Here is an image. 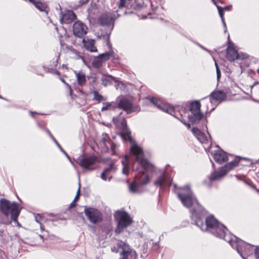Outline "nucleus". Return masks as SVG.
I'll list each match as a JSON object with an SVG mask.
<instances>
[{
    "label": "nucleus",
    "instance_id": "f257e3e1",
    "mask_svg": "<svg viewBox=\"0 0 259 259\" xmlns=\"http://www.w3.org/2000/svg\"><path fill=\"white\" fill-rule=\"evenodd\" d=\"M205 214V211L203 208L202 213L201 211L197 212L196 210H192V219L197 226L202 231L209 229L210 231L216 237L223 238L225 241L231 243L233 240L231 234H227L228 230L223 224H220L212 215L207 217L204 224L202 221V217Z\"/></svg>",
    "mask_w": 259,
    "mask_h": 259
},
{
    "label": "nucleus",
    "instance_id": "f03ea898",
    "mask_svg": "<svg viewBox=\"0 0 259 259\" xmlns=\"http://www.w3.org/2000/svg\"><path fill=\"white\" fill-rule=\"evenodd\" d=\"M125 140H128L132 145L130 148L131 152L135 157L136 160L138 162L146 171H153L154 166L144 158V152L141 147L138 146L133 140L131 135V132L126 131L122 135Z\"/></svg>",
    "mask_w": 259,
    "mask_h": 259
},
{
    "label": "nucleus",
    "instance_id": "7ed1b4c3",
    "mask_svg": "<svg viewBox=\"0 0 259 259\" xmlns=\"http://www.w3.org/2000/svg\"><path fill=\"white\" fill-rule=\"evenodd\" d=\"M200 103L198 101H195L189 105V111L187 113L185 109L182 108L180 114L182 119H180L182 123L186 125L188 128L190 127V125L187 123L183 119V117H187L189 120L192 123L198 122L203 117V114L200 112Z\"/></svg>",
    "mask_w": 259,
    "mask_h": 259
},
{
    "label": "nucleus",
    "instance_id": "20e7f679",
    "mask_svg": "<svg viewBox=\"0 0 259 259\" xmlns=\"http://www.w3.org/2000/svg\"><path fill=\"white\" fill-rule=\"evenodd\" d=\"M182 192H177V195L184 206L190 207L192 205H194L197 207V209H191V213L192 210H196L197 212L201 211L202 213L203 207L194 197L190 188L189 186H186L182 188Z\"/></svg>",
    "mask_w": 259,
    "mask_h": 259
},
{
    "label": "nucleus",
    "instance_id": "39448f33",
    "mask_svg": "<svg viewBox=\"0 0 259 259\" xmlns=\"http://www.w3.org/2000/svg\"><path fill=\"white\" fill-rule=\"evenodd\" d=\"M0 210L7 217L11 213V219L18 224L17 218L19 215L20 209L19 205L16 202L11 203L9 201L5 199H1L0 200Z\"/></svg>",
    "mask_w": 259,
    "mask_h": 259
},
{
    "label": "nucleus",
    "instance_id": "423d86ee",
    "mask_svg": "<svg viewBox=\"0 0 259 259\" xmlns=\"http://www.w3.org/2000/svg\"><path fill=\"white\" fill-rule=\"evenodd\" d=\"M233 238L231 243H230L232 247L236 248L237 252L240 254L243 259H246L245 256L252 254L253 251L254 246L247 243L242 240L237 238L235 236L231 234ZM231 238H230L231 239Z\"/></svg>",
    "mask_w": 259,
    "mask_h": 259
},
{
    "label": "nucleus",
    "instance_id": "0eeeda50",
    "mask_svg": "<svg viewBox=\"0 0 259 259\" xmlns=\"http://www.w3.org/2000/svg\"><path fill=\"white\" fill-rule=\"evenodd\" d=\"M115 218L117 222V226L115 230L116 233H120L122 230L129 226L132 222L130 215L125 211H117Z\"/></svg>",
    "mask_w": 259,
    "mask_h": 259
},
{
    "label": "nucleus",
    "instance_id": "6e6552de",
    "mask_svg": "<svg viewBox=\"0 0 259 259\" xmlns=\"http://www.w3.org/2000/svg\"><path fill=\"white\" fill-rule=\"evenodd\" d=\"M136 179L137 183L134 181L129 185V190L132 193L140 192V187L147 184L150 180L148 175L144 172L137 175Z\"/></svg>",
    "mask_w": 259,
    "mask_h": 259
},
{
    "label": "nucleus",
    "instance_id": "1a4fd4ad",
    "mask_svg": "<svg viewBox=\"0 0 259 259\" xmlns=\"http://www.w3.org/2000/svg\"><path fill=\"white\" fill-rule=\"evenodd\" d=\"M117 245L121 248L122 251L120 252L119 259H136L137 254L135 250L131 248L130 246L122 241H117Z\"/></svg>",
    "mask_w": 259,
    "mask_h": 259
},
{
    "label": "nucleus",
    "instance_id": "9d476101",
    "mask_svg": "<svg viewBox=\"0 0 259 259\" xmlns=\"http://www.w3.org/2000/svg\"><path fill=\"white\" fill-rule=\"evenodd\" d=\"M84 212L91 223L96 224L102 220V215L100 211L96 208L85 207Z\"/></svg>",
    "mask_w": 259,
    "mask_h": 259
},
{
    "label": "nucleus",
    "instance_id": "9b49d317",
    "mask_svg": "<svg viewBox=\"0 0 259 259\" xmlns=\"http://www.w3.org/2000/svg\"><path fill=\"white\" fill-rule=\"evenodd\" d=\"M87 26L79 21L75 22L73 24V32L76 36L82 37L87 33Z\"/></svg>",
    "mask_w": 259,
    "mask_h": 259
},
{
    "label": "nucleus",
    "instance_id": "f8f14e48",
    "mask_svg": "<svg viewBox=\"0 0 259 259\" xmlns=\"http://www.w3.org/2000/svg\"><path fill=\"white\" fill-rule=\"evenodd\" d=\"M149 100L154 105L163 111L168 113L171 115L173 112H174V108L168 104L162 103L160 100L154 97L149 98Z\"/></svg>",
    "mask_w": 259,
    "mask_h": 259
},
{
    "label": "nucleus",
    "instance_id": "ddd939ff",
    "mask_svg": "<svg viewBox=\"0 0 259 259\" xmlns=\"http://www.w3.org/2000/svg\"><path fill=\"white\" fill-rule=\"evenodd\" d=\"M226 58L229 61H234L236 59H243L244 57H241L240 54L234 48L233 44L229 42L227 49Z\"/></svg>",
    "mask_w": 259,
    "mask_h": 259
},
{
    "label": "nucleus",
    "instance_id": "4468645a",
    "mask_svg": "<svg viewBox=\"0 0 259 259\" xmlns=\"http://www.w3.org/2000/svg\"><path fill=\"white\" fill-rule=\"evenodd\" d=\"M115 19V14L109 13L102 15L99 18L98 21L101 25L109 26L113 25Z\"/></svg>",
    "mask_w": 259,
    "mask_h": 259
},
{
    "label": "nucleus",
    "instance_id": "2eb2a0df",
    "mask_svg": "<svg viewBox=\"0 0 259 259\" xmlns=\"http://www.w3.org/2000/svg\"><path fill=\"white\" fill-rule=\"evenodd\" d=\"M209 103H212V100L221 102L224 101L227 97L226 94L222 91H214L212 92L210 96Z\"/></svg>",
    "mask_w": 259,
    "mask_h": 259
},
{
    "label": "nucleus",
    "instance_id": "dca6fc26",
    "mask_svg": "<svg viewBox=\"0 0 259 259\" xmlns=\"http://www.w3.org/2000/svg\"><path fill=\"white\" fill-rule=\"evenodd\" d=\"M117 107L125 111L127 113H131L132 111V104L131 102L125 98L120 100Z\"/></svg>",
    "mask_w": 259,
    "mask_h": 259
},
{
    "label": "nucleus",
    "instance_id": "f3484780",
    "mask_svg": "<svg viewBox=\"0 0 259 259\" xmlns=\"http://www.w3.org/2000/svg\"><path fill=\"white\" fill-rule=\"evenodd\" d=\"M96 161L95 157L91 156L82 158L79 162L80 165L85 169H90Z\"/></svg>",
    "mask_w": 259,
    "mask_h": 259
},
{
    "label": "nucleus",
    "instance_id": "a211bd4d",
    "mask_svg": "<svg viewBox=\"0 0 259 259\" xmlns=\"http://www.w3.org/2000/svg\"><path fill=\"white\" fill-rule=\"evenodd\" d=\"M192 132L195 136L201 143H206L208 142L210 136H207L197 128H193Z\"/></svg>",
    "mask_w": 259,
    "mask_h": 259
},
{
    "label": "nucleus",
    "instance_id": "6ab92c4d",
    "mask_svg": "<svg viewBox=\"0 0 259 259\" xmlns=\"http://www.w3.org/2000/svg\"><path fill=\"white\" fill-rule=\"evenodd\" d=\"M116 169V167L114 165L112 162H111L109 167L105 169L102 173L101 175V178L105 181L107 180L110 181L112 178L111 172L115 171Z\"/></svg>",
    "mask_w": 259,
    "mask_h": 259
},
{
    "label": "nucleus",
    "instance_id": "aec40b11",
    "mask_svg": "<svg viewBox=\"0 0 259 259\" xmlns=\"http://www.w3.org/2000/svg\"><path fill=\"white\" fill-rule=\"evenodd\" d=\"M75 19L76 15L75 13L71 11H68L64 14L62 15L60 21L61 23L69 24Z\"/></svg>",
    "mask_w": 259,
    "mask_h": 259
},
{
    "label": "nucleus",
    "instance_id": "412c9836",
    "mask_svg": "<svg viewBox=\"0 0 259 259\" xmlns=\"http://www.w3.org/2000/svg\"><path fill=\"white\" fill-rule=\"evenodd\" d=\"M213 158L217 162L220 164L228 160V156L226 153L222 150L215 151L213 154Z\"/></svg>",
    "mask_w": 259,
    "mask_h": 259
},
{
    "label": "nucleus",
    "instance_id": "4be33fe9",
    "mask_svg": "<svg viewBox=\"0 0 259 259\" xmlns=\"http://www.w3.org/2000/svg\"><path fill=\"white\" fill-rule=\"evenodd\" d=\"M82 41L85 49L91 52H96L97 51V48L95 46V40L93 39H88L85 40L83 38Z\"/></svg>",
    "mask_w": 259,
    "mask_h": 259
},
{
    "label": "nucleus",
    "instance_id": "5701e85b",
    "mask_svg": "<svg viewBox=\"0 0 259 259\" xmlns=\"http://www.w3.org/2000/svg\"><path fill=\"white\" fill-rule=\"evenodd\" d=\"M228 172V170L222 167L219 171L212 172L209 177L210 181L217 180L224 176Z\"/></svg>",
    "mask_w": 259,
    "mask_h": 259
},
{
    "label": "nucleus",
    "instance_id": "b1692460",
    "mask_svg": "<svg viewBox=\"0 0 259 259\" xmlns=\"http://www.w3.org/2000/svg\"><path fill=\"white\" fill-rule=\"evenodd\" d=\"M78 84L80 86L84 85L86 83L85 75L82 71H74Z\"/></svg>",
    "mask_w": 259,
    "mask_h": 259
},
{
    "label": "nucleus",
    "instance_id": "393cba45",
    "mask_svg": "<svg viewBox=\"0 0 259 259\" xmlns=\"http://www.w3.org/2000/svg\"><path fill=\"white\" fill-rule=\"evenodd\" d=\"M154 185L157 187H161L163 185H169L170 184L167 181L165 175L162 174L154 182Z\"/></svg>",
    "mask_w": 259,
    "mask_h": 259
},
{
    "label": "nucleus",
    "instance_id": "a878e982",
    "mask_svg": "<svg viewBox=\"0 0 259 259\" xmlns=\"http://www.w3.org/2000/svg\"><path fill=\"white\" fill-rule=\"evenodd\" d=\"M100 146L106 148L107 149L108 148V145H110L111 146V143L110 140L108 136V135L106 134H103L102 135V138L101 139L100 142Z\"/></svg>",
    "mask_w": 259,
    "mask_h": 259
},
{
    "label": "nucleus",
    "instance_id": "bb28decb",
    "mask_svg": "<svg viewBox=\"0 0 259 259\" xmlns=\"http://www.w3.org/2000/svg\"><path fill=\"white\" fill-rule=\"evenodd\" d=\"M30 2L32 3L35 7L40 11H45L47 8V5L45 3H42L40 1L29 0Z\"/></svg>",
    "mask_w": 259,
    "mask_h": 259
},
{
    "label": "nucleus",
    "instance_id": "cd10ccee",
    "mask_svg": "<svg viewBox=\"0 0 259 259\" xmlns=\"http://www.w3.org/2000/svg\"><path fill=\"white\" fill-rule=\"evenodd\" d=\"M115 79V77L111 75H103L102 78V83L104 86H107L112 83V81Z\"/></svg>",
    "mask_w": 259,
    "mask_h": 259
},
{
    "label": "nucleus",
    "instance_id": "c85d7f7f",
    "mask_svg": "<svg viewBox=\"0 0 259 259\" xmlns=\"http://www.w3.org/2000/svg\"><path fill=\"white\" fill-rule=\"evenodd\" d=\"M117 108V104L114 102H107L105 103L102 107L101 110L106 111L109 110H115Z\"/></svg>",
    "mask_w": 259,
    "mask_h": 259
},
{
    "label": "nucleus",
    "instance_id": "c756f323",
    "mask_svg": "<svg viewBox=\"0 0 259 259\" xmlns=\"http://www.w3.org/2000/svg\"><path fill=\"white\" fill-rule=\"evenodd\" d=\"M123 168L122 172L123 174H127L129 170L128 158L127 156H125L124 159L122 161Z\"/></svg>",
    "mask_w": 259,
    "mask_h": 259
},
{
    "label": "nucleus",
    "instance_id": "7c9ffc66",
    "mask_svg": "<svg viewBox=\"0 0 259 259\" xmlns=\"http://www.w3.org/2000/svg\"><path fill=\"white\" fill-rule=\"evenodd\" d=\"M239 163V160L237 159H235L228 164H226L224 168H225V169L228 170V171L233 168V167L236 166Z\"/></svg>",
    "mask_w": 259,
    "mask_h": 259
},
{
    "label": "nucleus",
    "instance_id": "2f4dec72",
    "mask_svg": "<svg viewBox=\"0 0 259 259\" xmlns=\"http://www.w3.org/2000/svg\"><path fill=\"white\" fill-rule=\"evenodd\" d=\"M112 55L113 52L112 51H110L109 52L101 54L99 55L98 56L102 60V61L103 62L109 59V58L111 57Z\"/></svg>",
    "mask_w": 259,
    "mask_h": 259
},
{
    "label": "nucleus",
    "instance_id": "473e14b6",
    "mask_svg": "<svg viewBox=\"0 0 259 259\" xmlns=\"http://www.w3.org/2000/svg\"><path fill=\"white\" fill-rule=\"evenodd\" d=\"M217 8L218 9V10L220 16L221 18L222 21V22L223 23V25H224V28H225V32H226V31H227V26H226V23L225 22V20H224V18L223 9L222 7H220L219 6H217Z\"/></svg>",
    "mask_w": 259,
    "mask_h": 259
},
{
    "label": "nucleus",
    "instance_id": "72a5a7b5",
    "mask_svg": "<svg viewBox=\"0 0 259 259\" xmlns=\"http://www.w3.org/2000/svg\"><path fill=\"white\" fill-rule=\"evenodd\" d=\"M71 53L73 55V57L77 60L81 59L83 62L84 61V58L83 56L81 55V53L78 52L77 51L72 49L71 50Z\"/></svg>",
    "mask_w": 259,
    "mask_h": 259
},
{
    "label": "nucleus",
    "instance_id": "f704fd0d",
    "mask_svg": "<svg viewBox=\"0 0 259 259\" xmlns=\"http://www.w3.org/2000/svg\"><path fill=\"white\" fill-rule=\"evenodd\" d=\"M102 60L99 57H97L93 61V66L95 68H99L102 65Z\"/></svg>",
    "mask_w": 259,
    "mask_h": 259
},
{
    "label": "nucleus",
    "instance_id": "c9c22d12",
    "mask_svg": "<svg viewBox=\"0 0 259 259\" xmlns=\"http://www.w3.org/2000/svg\"><path fill=\"white\" fill-rule=\"evenodd\" d=\"M130 3V0H120L118 8L121 9L124 7H128Z\"/></svg>",
    "mask_w": 259,
    "mask_h": 259
},
{
    "label": "nucleus",
    "instance_id": "e433bc0d",
    "mask_svg": "<svg viewBox=\"0 0 259 259\" xmlns=\"http://www.w3.org/2000/svg\"><path fill=\"white\" fill-rule=\"evenodd\" d=\"M93 93L94 94V100L98 101L99 102L101 101L103 99V97L102 95L99 94L97 91H93Z\"/></svg>",
    "mask_w": 259,
    "mask_h": 259
},
{
    "label": "nucleus",
    "instance_id": "4c0bfd02",
    "mask_svg": "<svg viewBox=\"0 0 259 259\" xmlns=\"http://www.w3.org/2000/svg\"><path fill=\"white\" fill-rule=\"evenodd\" d=\"M215 66L216 71H217V78H218V79H219L221 77V73L220 70L219 68V66L215 61Z\"/></svg>",
    "mask_w": 259,
    "mask_h": 259
},
{
    "label": "nucleus",
    "instance_id": "58836bf2",
    "mask_svg": "<svg viewBox=\"0 0 259 259\" xmlns=\"http://www.w3.org/2000/svg\"><path fill=\"white\" fill-rule=\"evenodd\" d=\"M60 150L65 154V155L67 157V158L70 161H71V158L70 157H69V156L68 155V154L63 150V149L61 147V146L60 145V147H58ZM72 163V162H71Z\"/></svg>",
    "mask_w": 259,
    "mask_h": 259
},
{
    "label": "nucleus",
    "instance_id": "ea45409f",
    "mask_svg": "<svg viewBox=\"0 0 259 259\" xmlns=\"http://www.w3.org/2000/svg\"><path fill=\"white\" fill-rule=\"evenodd\" d=\"M124 88V84L122 82L119 81L117 83V88H119L122 90Z\"/></svg>",
    "mask_w": 259,
    "mask_h": 259
},
{
    "label": "nucleus",
    "instance_id": "a19ab883",
    "mask_svg": "<svg viewBox=\"0 0 259 259\" xmlns=\"http://www.w3.org/2000/svg\"><path fill=\"white\" fill-rule=\"evenodd\" d=\"M119 249H121V248H119V247H118V246H117V245H116V246H113V247H112L111 248V251H112V252H116V253H117V252H118V251H119Z\"/></svg>",
    "mask_w": 259,
    "mask_h": 259
},
{
    "label": "nucleus",
    "instance_id": "79ce46f5",
    "mask_svg": "<svg viewBox=\"0 0 259 259\" xmlns=\"http://www.w3.org/2000/svg\"><path fill=\"white\" fill-rule=\"evenodd\" d=\"M254 253L256 258L259 259V247H256Z\"/></svg>",
    "mask_w": 259,
    "mask_h": 259
},
{
    "label": "nucleus",
    "instance_id": "37998d69",
    "mask_svg": "<svg viewBox=\"0 0 259 259\" xmlns=\"http://www.w3.org/2000/svg\"><path fill=\"white\" fill-rule=\"evenodd\" d=\"M61 80H62V81L63 82H64V83L66 85V86L69 88V90H70V93L71 94V92H72V89H71V88L70 86L69 85V84H68L67 83H66V82H65L64 80V79H61Z\"/></svg>",
    "mask_w": 259,
    "mask_h": 259
},
{
    "label": "nucleus",
    "instance_id": "c03bdc74",
    "mask_svg": "<svg viewBox=\"0 0 259 259\" xmlns=\"http://www.w3.org/2000/svg\"><path fill=\"white\" fill-rule=\"evenodd\" d=\"M231 8H232V6L230 5V6H226L224 8H223V11L224 10L230 11L231 10Z\"/></svg>",
    "mask_w": 259,
    "mask_h": 259
},
{
    "label": "nucleus",
    "instance_id": "a18cd8bd",
    "mask_svg": "<svg viewBox=\"0 0 259 259\" xmlns=\"http://www.w3.org/2000/svg\"><path fill=\"white\" fill-rule=\"evenodd\" d=\"M88 2V0H80L79 3L81 5L86 4Z\"/></svg>",
    "mask_w": 259,
    "mask_h": 259
},
{
    "label": "nucleus",
    "instance_id": "49530a36",
    "mask_svg": "<svg viewBox=\"0 0 259 259\" xmlns=\"http://www.w3.org/2000/svg\"><path fill=\"white\" fill-rule=\"evenodd\" d=\"M75 205H76V202H75L73 200V201L70 204V207H71V208L75 206Z\"/></svg>",
    "mask_w": 259,
    "mask_h": 259
},
{
    "label": "nucleus",
    "instance_id": "de8ad7c7",
    "mask_svg": "<svg viewBox=\"0 0 259 259\" xmlns=\"http://www.w3.org/2000/svg\"><path fill=\"white\" fill-rule=\"evenodd\" d=\"M80 186H79V188L76 192V196H78V197H79V195H80Z\"/></svg>",
    "mask_w": 259,
    "mask_h": 259
},
{
    "label": "nucleus",
    "instance_id": "09e8293b",
    "mask_svg": "<svg viewBox=\"0 0 259 259\" xmlns=\"http://www.w3.org/2000/svg\"><path fill=\"white\" fill-rule=\"evenodd\" d=\"M53 141L55 142V143L56 144V145L58 147H60V144L58 143V142L57 141V140L55 139V140H53Z\"/></svg>",
    "mask_w": 259,
    "mask_h": 259
},
{
    "label": "nucleus",
    "instance_id": "8fccbe9b",
    "mask_svg": "<svg viewBox=\"0 0 259 259\" xmlns=\"http://www.w3.org/2000/svg\"><path fill=\"white\" fill-rule=\"evenodd\" d=\"M79 199V197L78 196H75V198H74V200L73 201H75V202H76L78 199Z\"/></svg>",
    "mask_w": 259,
    "mask_h": 259
},
{
    "label": "nucleus",
    "instance_id": "3c124183",
    "mask_svg": "<svg viewBox=\"0 0 259 259\" xmlns=\"http://www.w3.org/2000/svg\"><path fill=\"white\" fill-rule=\"evenodd\" d=\"M200 47L201 48H202V49H203L204 50L210 53V51L209 50H208L207 49H205V48H204L203 47H202V46H200Z\"/></svg>",
    "mask_w": 259,
    "mask_h": 259
},
{
    "label": "nucleus",
    "instance_id": "603ef678",
    "mask_svg": "<svg viewBox=\"0 0 259 259\" xmlns=\"http://www.w3.org/2000/svg\"><path fill=\"white\" fill-rule=\"evenodd\" d=\"M47 133H49V136H50L51 138L52 136H53L52 135V134L51 133V132H50V131L47 130Z\"/></svg>",
    "mask_w": 259,
    "mask_h": 259
},
{
    "label": "nucleus",
    "instance_id": "864d4df0",
    "mask_svg": "<svg viewBox=\"0 0 259 259\" xmlns=\"http://www.w3.org/2000/svg\"><path fill=\"white\" fill-rule=\"evenodd\" d=\"M47 133H49V136H50L51 138L52 136H53L52 135V134L51 133V132H50V131L47 130Z\"/></svg>",
    "mask_w": 259,
    "mask_h": 259
},
{
    "label": "nucleus",
    "instance_id": "5fc2aeb1",
    "mask_svg": "<svg viewBox=\"0 0 259 259\" xmlns=\"http://www.w3.org/2000/svg\"><path fill=\"white\" fill-rule=\"evenodd\" d=\"M107 45L109 46V47H111V45L109 44V37H108V39H107Z\"/></svg>",
    "mask_w": 259,
    "mask_h": 259
},
{
    "label": "nucleus",
    "instance_id": "6e6d98bb",
    "mask_svg": "<svg viewBox=\"0 0 259 259\" xmlns=\"http://www.w3.org/2000/svg\"><path fill=\"white\" fill-rule=\"evenodd\" d=\"M92 79H93V82H96V78L95 77H92Z\"/></svg>",
    "mask_w": 259,
    "mask_h": 259
},
{
    "label": "nucleus",
    "instance_id": "4d7b16f0",
    "mask_svg": "<svg viewBox=\"0 0 259 259\" xmlns=\"http://www.w3.org/2000/svg\"><path fill=\"white\" fill-rule=\"evenodd\" d=\"M122 124L123 125L124 124H126V122L124 120H123L122 122Z\"/></svg>",
    "mask_w": 259,
    "mask_h": 259
},
{
    "label": "nucleus",
    "instance_id": "13d9d810",
    "mask_svg": "<svg viewBox=\"0 0 259 259\" xmlns=\"http://www.w3.org/2000/svg\"><path fill=\"white\" fill-rule=\"evenodd\" d=\"M40 229L41 230H44V227L41 225V224H40Z\"/></svg>",
    "mask_w": 259,
    "mask_h": 259
},
{
    "label": "nucleus",
    "instance_id": "bf43d9fd",
    "mask_svg": "<svg viewBox=\"0 0 259 259\" xmlns=\"http://www.w3.org/2000/svg\"><path fill=\"white\" fill-rule=\"evenodd\" d=\"M212 1L213 2V4H214L216 6H218V5H217V3H216V2H215V1L214 0H212Z\"/></svg>",
    "mask_w": 259,
    "mask_h": 259
},
{
    "label": "nucleus",
    "instance_id": "052dcab7",
    "mask_svg": "<svg viewBox=\"0 0 259 259\" xmlns=\"http://www.w3.org/2000/svg\"><path fill=\"white\" fill-rule=\"evenodd\" d=\"M255 191H256L257 193H259V190H258V189H256V188H255Z\"/></svg>",
    "mask_w": 259,
    "mask_h": 259
},
{
    "label": "nucleus",
    "instance_id": "680f3d73",
    "mask_svg": "<svg viewBox=\"0 0 259 259\" xmlns=\"http://www.w3.org/2000/svg\"><path fill=\"white\" fill-rule=\"evenodd\" d=\"M51 138L53 140H55V138L54 137V136H52Z\"/></svg>",
    "mask_w": 259,
    "mask_h": 259
},
{
    "label": "nucleus",
    "instance_id": "e2e57ef3",
    "mask_svg": "<svg viewBox=\"0 0 259 259\" xmlns=\"http://www.w3.org/2000/svg\"><path fill=\"white\" fill-rule=\"evenodd\" d=\"M35 220L37 222H38V221L37 220V218L36 217L35 218Z\"/></svg>",
    "mask_w": 259,
    "mask_h": 259
},
{
    "label": "nucleus",
    "instance_id": "0e129e2a",
    "mask_svg": "<svg viewBox=\"0 0 259 259\" xmlns=\"http://www.w3.org/2000/svg\"><path fill=\"white\" fill-rule=\"evenodd\" d=\"M63 67H66V65H63Z\"/></svg>",
    "mask_w": 259,
    "mask_h": 259
}]
</instances>
